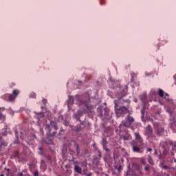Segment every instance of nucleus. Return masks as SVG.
<instances>
[{"label": "nucleus", "instance_id": "f257e3e1", "mask_svg": "<svg viewBox=\"0 0 176 176\" xmlns=\"http://www.w3.org/2000/svg\"><path fill=\"white\" fill-rule=\"evenodd\" d=\"M78 105L80 107V109L78 111V113L74 114L73 117L76 120H79L80 119V116H82V113H89V112H93V107L90 105V100L89 99H82L78 101Z\"/></svg>", "mask_w": 176, "mask_h": 176}, {"label": "nucleus", "instance_id": "f03ea898", "mask_svg": "<svg viewBox=\"0 0 176 176\" xmlns=\"http://www.w3.org/2000/svg\"><path fill=\"white\" fill-rule=\"evenodd\" d=\"M120 91L116 95L117 100H114V104H118V107L120 104H124V102H126V104H130V100H123V97L126 96V91L123 89V88H120Z\"/></svg>", "mask_w": 176, "mask_h": 176}, {"label": "nucleus", "instance_id": "7ed1b4c3", "mask_svg": "<svg viewBox=\"0 0 176 176\" xmlns=\"http://www.w3.org/2000/svg\"><path fill=\"white\" fill-rule=\"evenodd\" d=\"M115 112L117 118L124 116V114L127 113L128 111L125 107H120L116 100Z\"/></svg>", "mask_w": 176, "mask_h": 176}, {"label": "nucleus", "instance_id": "20e7f679", "mask_svg": "<svg viewBox=\"0 0 176 176\" xmlns=\"http://www.w3.org/2000/svg\"><path fill=\"white\" fill-rule=\"evenodd\" d=\"M99 116L102 118V120L111 119L112 118V113L109 111V109L105 108L103 110H99Z\"/></svg>", "mask_w": 176, "mask_h": 176}, {"label": "nucleus", "instance_id": "39448f33", "mask_svg": "<svg viewBox=\"0 0 176 176\" xmlns=\"http://www.w3.org/2000/svg\"><path fill=\"white\" fill-rule=\"evenodd\" d=\"M45 130L48 131L49 133H52V129L58 130L57 124L54 121H50V120L45 121Z\"/></svg>", "mask_w": 176, "mask_h": 176}, {"label": "nucleus", "instance_id": "423d86ee", "mask_svg": "<svg viewBox=\"0 0 176 176\" xmlns=\"http://www.w3.org/2000/svg\"><path fill=\"white\" fill-rule=\"evenodd\" d=\"M134 122V118L128 116L126 118V120H123L121 124H120V127H122L124 126V127H130L131 124H133V122Z\"/></svg>", "mask_w": 176, "mask_h": 176}, {"label": "nucleus", "instance_id": "0eeeda50", "mask_svg": "<svg viewBox=\"0 0 176 176\" xmlns=\"http://www.w3.org/2000/svg\"><path fill=\"white\" fill-rule=\"evenodd\" d=\"M13 95L12 94H7L6 95V98H8L7 100L8 101H13V100H14V98H16V97H17V95L19 94V90L17 89H14L12 91Z\"/></svg>", "mask_w": 176, "mask_h": 176}, {"label": "nucleus", "instance_id": "6e6552de", "mask_svg": "<svg viewBox=\"0 0 176 176\" xmlns=\"http://www.w3.org/2000/svg\"><path fill=\"white\" fill-rule=\"evenodd\" d=\"M131 145L133 152L136 153H140L141 152V148L135 145V141H132Z\"/></svg>", "mask_w": 176, "mask_h": 176}, {"label": "nucleus", "instance_id": "1a4fd4ad", "mask_svg": "<svg viewBox=\"0 0 176 176\" xmlns=\"http://www.w3.org/2000/svg\"><path fill=\"white\" fill-rule=\"evenodd\" d=\"M154 128L156 130L157 133L159 135L162 134V133L164 131V129L162 126H159V124H154Z\"/></svg>", "mask_w": 176, "mask_h": 176}, {"label": "nucleus", "instance_id": "9d476101", "mask_svg": "<svg viewBox=\"0 0 176 176\" xmlns=\"http://www.w3.org/2000/svg\"><path fill=\"white\" fill-rule=\"evenodd\" d=\"M72 105H74V97L69 96V100L67 101L69 110L72 109Z\"/></svg>", "mask_w": 176, "mask_h": 176}, {"label": "nucleus", "instance_id": "9b49d317", "mask_svg": "<svg viewBox=\"0 0 176 176\" xmlns=\"http://www.w3.org/2000/svg\"><path fill=\"white\" fill-rule=\"evenodd\" d=\"M153 131H152V127L151 126H148L146 128V135L148 137H151Z\"/></svg>", "mask_w": 176, "mask_h": 176}, {"label": "nucleus", "instance_id": "f8f14e48", "mask_svg": "<svg viewBox=\"0 0 176 176\" xmlns=\"http://www.w3.org/2000/svg\"><path fill=\"white\" fill-rule=\"evenodd\" d=\"M2 133H3V135H6V134H8V133L9 134H10V129L9 128H6V129H3L2 130Z\"/></svg>", "mask_w": 176, "mask_h": 176}, {"label": "nucleus", "instance_id": "ddd939ff", "mask_svg": "<svg viewBox=\"0 0 176 176\" xmlns=\"http://www.w3.org/2000/svg\"><path fill=\"white\" fill-rule=\"evenodd\" d=\"M74 170L75 171H76V173H82V168H80L78 165H75Z\"/></svg>", "mask_w": 176, "mask_h": 176}, {"label": "nucleus", "instance_id": "4468645a", "mask_svg": "<svg viewBox=\"0 0 176 176\" xmlns=\"http://www.w3.org/2000/svg\"><path fill=\"white\" fill-rule=\"evenodd\" d=\"M136 142L138 144L139 146H143L144 140H142V138H140V140H136Z\"/></svg>", "mask_w": 176, "mask_h": 176}, {"label": "nucleus", "instance_id": "2eb2a0df", "mask_svg": "<svg viewBox=\"0 0 176 176\" xmlns=\"http://www.w3.org/2000/svg\"><path fill=\"white\" fill-rule=\"evenodd\" d=\"M0 142H1V140H0ZM8 146V143L6 142H1L0 143V151L1 149H2V148H3V146Z\"/></svg>", "mask_w": 176, "mask_h": 176}, {"label": "nucleus", "instance_id": "dca6fc26", "mask_svg": "<svg viewBox=\"0 0 176 176\" xmlns=\"http://www.w3.org/2000/svg\"><path fill=\"white\" fill-rule=\"evenodd\" d=\"M72 130H74V131H80V125H77L76 126H73Z\"/></svg>", "mask_w": 176, "mask_h": 176}, {"label": "nucleus", "instance_id": "f3484780", "mask_svg": "<svg viewBox=\"0 0 176 176\" xmlns=\"http://www.w3.org/2000/svg\"><path fill=\"white\" fill-rule=\"evenodd\" d=\"M159 96L160 97H164V91L162 89H159Z\"/></svg>", "mask_w": 176, "mask_h": 176}, {"label": "nucleus", "instance_id": "a211bd4d", "mask_svg": "<svg viewBox=\"0 0 176 176\" xmlns=\"http://www.w3.org/2000/svg\"><path fill=\"white\" fill-rule=\"evenodd\" d=\"M134 134H135L136 141L141 139V136L140 135V134L138 133H135Z\"/></svg>", "mask_w": 176, "mask_h": 176}, {"label": "nucleus", "instance_id": "6ab92c4d", "mask_svg": "<svg viewBox=\"0 0 176 176\" xmlns=\"http://www.w3.org/2000/svg\"><path fill=\"white\" fill-rule=\"evenodd\" d=\"M130 135H126V136H123L124 141H129L130 140Z\"/></svg>", "mask_w": 176, "mask_h": 176}, {"label": "nucleus", "instance_id": "aec40b11", "mask_svg": "<svg viewBox=\"0 0 176 176\" xmlns=\"http://www.w3.org/2000/svg\"><path fill=\"white\" fill-rule=\"evenodd\" d=\"M108 144V142H107V139H105V138H104L102 139V144L103 146H105V145H107Z\"/></svg>", "mask_w": 176, "mask_h": 176}, {"label": "nucleus", "instance_id": "412c9836", "mask_svg": "<svg viewBox=\"0 0 176 176\" xmlns=\"http://www.w3.org/2000/svg\"><path fill=\"white\" fill-rule=\"evenodd\" d=\"M148 162L150 164H153V160H152V157L148 156Z\"/></svg>", "mask_w": 176, "mask_h": 176}, {"label": "nucleus", "instance_id": "4be33fe9", "mask_svg": "<svg viewBox=\"0 0 176 176\" xmlns=\"http://www.w3.org/2000/svg\"><path fill=\"white\" fill-rule=\"evenodd\" d=\"M167 97H168V94H165V97L164 98H166V100L167 101H168L169 102H173V100H170L169 98H168Z\"/></svg>", "mask_w": 176, "mask_h": 176}, {"label": "nucleus", "instance_id": "5701e85b", "mask_svg": "<svg viewBox=\"0 0 176 176\" xmlns=\"http://www.w3.org/2000/svg\"><path fill=\"white\" fill-rule=\"evenodd\" d=\"M43 117V114L42 113H40L38 116V123H39V122H41V120H39V119L42 118Z\"/></svg>", "mask_w": 176, "mask_h": 176}, {"label": "nucleus", "instance_id": "b1692460", "mask_svg": "<svg viewBox=\"0 0 176 176\" xmlns=\"http://www.w3.org/2000/svg\"><path fill=\"white\" fill-rule=\"evenodd\" d=\"M63 124H64L65 126H68V124H69V121L65 120L63 121Z\"/></svg>", "mask_w": 176, "mask_h": 176}, {"label": "nucleus", "instance_id": "393cba45", "mask_svg": "<svg viewBox=\"0 0 176 176\" xmlns=\"http://www.w3.org/2000/svg\"><path fill=\"white\" fill-rule=\"evenodd\" d=\"M0 120H5V116L0 113Z\"/></svg>", "mask_w": 176, "mask_h": 176}, {"label": "nucleus", "instance_id": "a878e982", "mask_svg": "<svg viewBox=\"0 0 176 176\" xmlns=\"http://www.w3.org/2000/svg\"><path fill=\"white\" fill-rule=\"evenodd\" d=\"M141 163L142 164H146V160L144 158H142Z\"/></svg>", "mask_w": 176, "mask_h": 176}, {"label": "nucleus", "instance_id": "bb28decb", "mask_svg": "<svg viewBox=\"0 0 176 176\" xmlns=\"http://www.w3.org/2000/svg\"><path fill=\"white\" fill-rule=\"evenodd\" d=\"M109 80L111 82V83H116V81H115V80H113L111 77L109 78Z\"/></svg>", "mask_w": 176, "mask_h": 176}, {"label": "nucleus", "instance_id": "cd10ccee", "mask_svg": "<svg viewBox=\"0 0 176 176\" xmlns=\"http://www.w3.org/2000/svg\"><path fill=\"white\" fill-rule=\"evenodd\" d=\"M76 152H77L78 155H79V153H80V150H79V146H76Z\"/></svg>", "mask_w": 176, "mask_h": 176}, {"label": "nucleus", "instance_id": "c85d7f7f", "mask_svg": "<svg viewBox=\"0 0 176 176\" xmlns=\"http://www.w3.org/2000/svg\"><path fill=\"white\" fill-rule=\"evenodd\" d=\"M30 97H31L32 98H35V93H32V94H30Z\"/></svg>", "mask_w": 176, "mask_h": 176}, {"label": "nucleus", "instance_id": "c756f323", "mask_svg": "<svg viewBox=\"0 0 176 176\" xmlns=\"http://www.w3.org/2000/svg\"><path fill=\"white\" fill-rule=\"evenodd\" d=\"M103 148L104 149V151H106V152H109V149L108 148H107V146H103Z\"/></svg>", "mask_w": 176, "mask_h": 176}, {"label": "nucleus", "instance_id": "7c9ffc66", "mask_svg": "<svg viewBox=\"0 0 176 176\" xmlns=\"http://www.w3.org/2000/svg\"><path fill=\"white\" fill-rule=\"evenodd\" d=\"M163 168H164V170H168V166H166V165H164V166H163Z\"/></svg>", "mask_w": 176, "mask_h": 176}, {"label": "nucleus", "instance_id": "2f4dec72", "mask_svg": "<svg viewBox=\"0 0 176 176\" xmlns=\"http://www.w3.org/2000/svg\"><path fill=\"white\" fill-rule=\"evenodd\" d=\"M144 169H145L146 171H148V170H149V167L146 166V167L144 168Z\"/></svg>", "mask_w": 176, "mask_h": 176}, {"label": "nucleus", "instance_id": "473e14b6", "mask_svg": "<svg viewBox=\"0 0 176 176\" xmlns=\"http://www.w3.org/2000/svg\"><path fill=\"white\" fill-rule=\"evenodd\" d=\"M43 164H45V161L44 160H41V165L43 166Z\"/></svg>", "mask_w": 176, "mask_h": 176}, {"label": "nucleus", "instance_id": "72a5a7b5", "mask_svg": "<svg viewBox=\"0 0 176 176\" xmlns=\"http://www.w3.org/2000/svg\"><path fill=\"white\" fill-rule=\"evenodd\" d=\"M15 135H16V138H19V135H17V131H15Z\"/></svg>", "mask_w": 176, "mask_h": 176}, {"label": "nucleus", "instance_id": "f704fd0d", "mask_svg": "<svg viewBox=\"0 0 176 176\" xmlns=\"http://www.w3.org/2000/svg\"><path fill=\"white\" fill-rule=\"evenodd\" d=\"M120 170H122V166H119L118 168V171H120Z\"/></svg>", "mask_w": 176, "mask_h": 176}, {"label": "nucleus", "instance_id": "c9c22d12", "mask_svg": "<svg viewBox=\"0 0 176 176\" xmlns=\"http://www.w3.org/2000/svg\"><path fill=\"white\" fill-rule=\"evenodd\" d=\"M43 104H46V102H47L46 100L43 99Z\"/></svg>", "mask_w": 176, "mask_h": 176}, {"label": "nucleus", "instance_id": "e433bc0d", "mask_svg": "<svg viewBox=\"0 0 176 176\" xmlns=\"http://www.w3.org/2000/svg\"><path fill=\"white\" fill-rule=\"evenodd\" d=\"M148 152H152V148H148Z\"/></svg>", "mask_w": 176, "mask_h": 176}, {"label": "nucleus", "instance_id": "4c0bfd02", "mask_svg": "<svg viewBox=\"0 0 176 176\" xmlns=\"http://www.w3.org/2000/svg\"><path fill=\"white\" fill-rule=\"evenodd\" d=\"M18 176H23V173H19Z\"/></svg>", "mask_w": 176, "mask_h": 176}, {"label": "nucleus", "instance_id": "58836bf2", "mask_svg": "<svg viewBox=\"0 0 176 176\" xmlns=\"http://www.w3.org/2000/svg\"><path fill=\"white\" fill-rule=\"evenodd\" d=\"M5 170H6L7 171H10V168H5Z\"/></svg>", "mask_w": 176, "mask_h": 176}, {"label": "nucleus", "instance_id": "ea45409f", "mask_svg": "<svg viewBox=\"0 0 176 176\" xmlns=\"http://www.w3.org/2000/svg\"><path fill=\"white\" fill-rule=\"evenodd\" d=\"M0 111H5V109H3V108H0Z\"/></svg>", "mask_w": 176, "mask_h": 176}, {"label": "nucleus", "instance_id": "a19ab883", "mask_svg": "<svg viewBox=\"0 0 176 176\" xmlns=\"http://www.w3.org/2000/svg\"><path fill=\"white\" fill-rule=\"evenodd\" d=\"M39 151H42V147L38 148Z\"/></svg>", "mask_w": 176, "mask_h": 176}, {"label": "nucleus", "instance_id": "79ce46f5", "mask_svg": "<svg viewBox=\"0 0 176 176\" xmlns=\"http://www.w3.org/2000/svg\"><path fill=\"white\" fill-rule=\"evenodd\" d=\"M173 78H174V79H176V74L174 76Z\"/></svg>", "mask_w": 176, "mask_h": 176}, {"label": "nucleus", "instance_id": "37998d69", "mask_svg": "<svg viewBox=\"0 0 176 176\" xmlns=\"http://www.w3.org/2000/svg\"><path fill=\"white\" fill-rule=\"evenodd\" d=\"M55 134H56V132H54L53 134H52V135H55Z\"/></svg>", "mask_w": 176, "mask_h": 176}, {"label": "nucleus", "instance_id": "c03bdc74", "mask_svg": "<svg viewBox=\"0 0 176 176\" xmlns=\"http://www.w3.org/2000/svg\"><path fill=\"white\" fill-rule=\"evenodd\" d=\"M87 176H91V174L90 173V174H88V175H87Z\"/></svg>", "mask_w": 176, "mask_h": 176}, {"label": "nucleus", "instance_id": "a18cd8bd", "mask_svg": "<svg viewBox=\"0 0 176 176\" xmlns=\"http://www.w3.org/2000/svg\"><path fill=\"white\" fill-rule=\"evenodd\" d=\"M144 98H146V96L144 95Z\"/></svg>", "mask_w": 176, "mask_h": 176}, {"label": "nucleus", "instance_id": "49530a36", "mask_svg": "<svg viewBox=\"0 0 176 176\" xmlns=\"http://www.w3.org/2000/svg\"><path fill=\"white\" fill-rule=\"evenodd\" d=\"M99 157H101V153L99 154Z\"/></svg>", "mask_w": 176, "mask_h": 176}, {"label": "nucleus", "instance_id": "de8ad7c7", "mask_svg": "<svg viewBox=\"0 0 176 176\" xmlns=\"http://www.w3.org/2000/svg\"><path fill=\"white\" fill-rule=\"evenodd\" d=\"M0 176H5V175H3V174H1Z\"/></svg>", "mask_w": 176, "mask_h": 176}, {"label": "nucleus", "instance_id": "09e8293b", "mask_svg": "<svg viewBox=\"0 0 176 176\" xmlns=\"http://www.w3.org/2000/svg\"><path fill=\"white\" fill-rule=\"evenodd\" d=\"M21 138H23V136H21Z\"/></svg>", "mask_w": 176, "mask_h": 176}, {"label": "nucleus", "instance_id": "8fccbe9b", "mask_svg": "<svg viewBox=\"0 0 176 176\" xmlns=\"http://www.w3.org/2000/svg\"><path fill=\"white\" fill-rule=\"evenodd\" d=\"M175 163H176V160H175Z\"/></svg>", "mask_w": 176, "mask_h": 176}]
</instances>
